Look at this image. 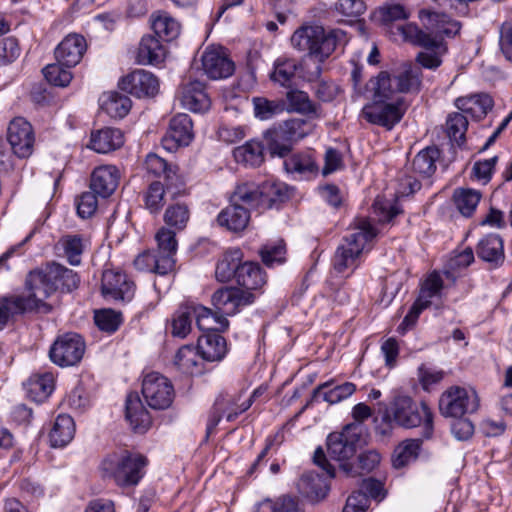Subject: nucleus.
Masks as SVG:
<instances>
[{
    "instance_id": "f257e3e1",
    "label": "nucleus",
    "mask_w": 512,
    "mask_h": 512,
    "mask_svg": "<svg viewBox=\"0 0 512 512\" xmlns=\"http://www.w3.org/2000/svg\"><path fill=\"white\" fill-rule=\"evenodd\" d=\"M422 87L421 68L403 63L391 71H380L359 90V96L370 98L360 112L369 124L391 130L405 115L409 102L403 94H418Z\"/></svg>"
},
{
    "instance_id": "f03ea898",
    "label": "nucleus",
    "mask_w": 512,
    "mask_h": 512,
    "mask_svg": "<svg viewBox=\"0 0 512 512\" xmlns=\"http://www.w3.org/2000/svg\"><path fill=\"white\" fill-rule=\"evenodd\" d=\"M284 196L286 187L282 183L266 181L261 185L240 184L231 196V204L217 215L216 223L230 232H241L250 221V210L262 212L272 208Z\"/></svg>"
},
{
    "instance_id": "7ed1b4c3",
    "label": "nucleus",
    "mask_w": 512,
    "mask_h": 512,
    "mask_svg": "<svg viewBox=\"0 0 512 512\" xmlns=\"http://www.w3.org/2000/svg\"><path fill=\"white\" fill-rule=\"evenodd\" d=\"M79 283L80 278L76 272L55 262L31 271L26 278L28 295L37 310L48 308L45 300L56 291L71 292Z\"/></svg>"
},
{
    "instance_id": "20e7f679",
    "label": "nucleus",
    "mask_w": 512,
    "mask_h": 512,
    "mask_svg": "<svg viewBox=\"0 0 512 512\" xmlns=\"http://www.w3.org/2000/svg\"><path fill=\"white\" fill-rule=\"evenodd\" d=\"M377 230L367 218H358L342 238L332 259L333 268L338 273L354 271L360 264L362 255L371 249Z\"/></svg>"
},
{
    "instance_id": "39448f33",
    "label": "nucleus",
    "mask_w": 512,
    "mask_h": 512,
    "mask_svg": "<svg viewBox=\"0 0 512 512\" xmlns=\"http://www.w3.org/2000/svg\"><path fill=\"white\" fill-rule=\"evenodd\" d=\"M147 458L137 452L117 450L107 454L100 464L103 478L113 480L120 487L137 485L144 477Z\"/></svg>"
},
{
    "instance_id": "423d86ee",
    "label": "nucleus",
    "mask_w": 512,
    "mask_h": 512,
    "mask_svg": "<svg viewBox=\"0 0 512 512\" xmlns=\"http://www.w3.org/2000/svg\"><path fill=\"white\" fill-rule=\"evenodd\" d=\"M346 33L340 29L326 31L322 26L303 25L291 36V45L323 63L345 41Z\"/></svg>"
},
{
    "instance_id": "0eeeda50",
    "label": "nucleus",
    "mask_w": 512,
    "mask_h": 512,
    "mask_svg": "<svg viewBox=\"0 0 512 512\" xmlns=\"http://www.w3.org/2000/svg\"><path fill=\"white\" fill-rule=\"evenodd\" d=\"M427 28L434 32V36L423 44L424 51L418 53L417 62L426 69H436L442 63V56L447 52L443 36H453L460 30V24L450 20L446 14L436 12L425 13ZM424 19V13L421 16Z\"/></svg>"
},
{
    "instance_id": "6e6552de",
    "label": "nucleus",
    "mask_w": 512,
    "mask_h": 512,
    "mask_svg": "<svg viewBox=\"0 0 512 512\" xmlns=\"http://www.w3.org/2000/svg\"><path fill=\"white\" fill-rule=\"evenodd\" d=\"M387 413L397 425L407 429L423 425L424 438L432 436L433 413L427 403H418L408 395L397 394Z\"/></svg>"
},
{
    "instance_id": "1a4fd4ad",
    "label": "nucleus",
    "mask_w": 512,
    "mask_h": 512,
    "mask_svg": "<svg viewBox=\"0 0 512 512\" xmlns=\"http://www.w3.org/2000/svg\"><path fill=\"white\" fill-rule=\"evenodd\" d=\"M313 131V124L301 118L286 120L264 133L268 149L272 155L285 157L292 145L305 138Z\"/></svg>"
},
{
    "instance_id": "9d476101",
    "label": "nucleus",
    "mask_w": 512,
    "mask_h": 512,
    "mask_svg": "<svg viewBox=\"0 0 512 512\" xmlns=\"http://www.w3.org/2000/svg\"><path fill=\"white\" fill-rule=\"evenodd\" d=\"M479 408V397L474 389L451 386L439 399L440 413L445 417H461L475 413Z\"/></svg>"
},
{
    "instance_id": "9b49d317",
    "label": "nucleus",
    "mask_w": 512,
    "mask_h": 512,
    "mask_svg": "<svg viewBox=\"0 0 512 512\" xmlns=\"http://www.w3.org/2000/svg\"><path fill=\"white\" fill-rule=\"evenodd\" d=\"M363 425L350 423L340 432H333L327 438V451L329 456L343 463L354 456L362 442Z\"/></svg>"
},
{
    "instance_id": "f8f14e48",
    "label": "nucleus",
    "mask_w": 512,
    "mask_h": 512,
    "mask_svg": "<svg viewBox=\"0 0 512 512\" xmlns=\"http://www.w3.org/2000/svg\"><path fill=\"white\" fill-rule=\"evenodd\" d=\"M84 339L77 333L59 335L49 350L50 360L60 367L77 365L85 353Z\"/></svg>"
},
{
    "instance_id": "ddd939ff",
    "label": "nucleus",
    "mask_w": 512,
    "mask_h": 512,
    "mask_svg": "<svg viewBox=\"0 0 512 512\" xmlns=\"http://www.w3.org/2000/svg\"><path fill=\"white\" fill-rule=\"evenodd\" d=\"M142 394L148 406L155 410L170 407L175 395L171 381L157 372H151L144 377Z\"/></svg>"
},
{
    "instance_id": "4468645a",
    "label": "nucleus",
    "mask_w": 512,
    "mask_h": 512,
    "mask_svg": "<svg viewBox=\"0 0 512 512\" xmlns=\"http://www.w3.org/2000/svg\"><path fill=\"white\" fill-rule=\"evenodd\" d=\"M214 308L219 315L233 316L242 308L252 304L255 296L249 291L237 287H222L216 290L211 298Z\"/></svg>"
},
{
    "instance_id": "2eb2a0df",
    "label": "nucleus",
    "mask_w": 512,
    "mask_h": 512,
    "mask_svg": "<svg viewBox=\"0 0 512 512\" xmlns=\"http://www.w3.org/2000/svg\"><path fill=\"white\" fill-rule=\"evenodd\" d=\"M204 73L213 80L231 76L235 66L226 49L220 45H209L201 56Z\"/></svg>"
},
{
    "instance_id": "dca6fc26",
    "label": "nucleus",
    "mask_w": 512,
    "mask_h": 512,
    "mask_svg": "<svg viewBox=\"0 0 512 512\" xmlns=\"http://www.w3.org/2000/svg\"><path fill=\"white\" fill-rule=\"evenodd\" d=\"M7 140L17 157H29L33 152L35 142L31 124L22 117L14 118L7 129Z\"/></svg>"
},
{
    "instance_id": "f3484780",
    "label": "nucleus",
    "mask_w": 512,
    "mask_h": 512,
    "mask_svg": "<svg viewBox=\"0 0 512 512\" xmlns=\"http://www.w3.org/2000/svg\"><path fill=\"white\" fill-rule=\"evenodd\" d=\"M101 289L105 297L128 302L134 296L135 284L124 272L106 269L102 275Z\"/></svg>"
},
{
    "instance_id": "a211bd4d",
    "label": "nucleus",
    "mask_w": 512,
    "mask_h": 512,
    "mask_svg": "<svg viewBox=\"0 0 512 512\" xmlns=\"http://www.w3.org/2000/svg\"><path fill=\"white\" fill-rule=\"evenodd\" d=\"M193 137V124L190 116L180 113L170 120L169 128L162 138V146L172 152L180 146L189 145Z\"/></svg>"
},
{
    "instance_id": "6ab92c4d",
    "label": "nucleus",
    "mask_w": 512,
    "mask_h": 512,
    "mask_svg": "<svg viewBox=\"0 0 512 512\" xmlns=\"http://www.w3.org/2000/svg\"><path fill=\"white\" fill-rule=\"evenodd\" d=\"M120 87L137 98L153 97L159 90V81L151 72L137 69L122 79Z\"/></svg>"
},
{
    "instance_id": "aec40b11",
    "label": "nucleus",
    "mask_w": 512,
    "mask_h": 512,
    "mask_svg": "<svg viewBox=\"0 0 512 512\" xmlns=\"http://www.w3.org/2000/svg\"><path fill=\"white\" fill-rule=\"evenodd\" d=\"M34 310H37L36 304L31 300L28 294H11L0 297V331L17 316Z\"/></svg>"
},
{
    "instance_id": "412c9836",
    "label": "nucleus",
    "mask_w": 512,
    "mask_h": 512,
    "mask_svg": "<svg viewBox=\"0 0 512 512\" xmlns=\"http://www.w3.org/2000/svg\"><path fill=\"white\" fill-rule=\"evenodd\" d=\"M86 48L87 44L83 36L69 34L56 47V60L67 68L74 67L82 59Z\"/></svg>"
},
{
    "instance_id": "4be33fe9",
    "label": "nucleus",
    "mask_w": 512,
    "mask_h": 512,
    "mask_svg": "<svg viewBox=\"0 0 512 512\" xmlns=\"http://www.w3.org/2000/svg\"><path fill=\"white\" fill-rule=\"evenodd\" d=\"M173 366L179 373L189 376L202 375L206 370L197 347L193 345H183L177 350Z\"/></svg>"
},
{
    "instance_id": "5701e85b",
    "label": "nucleus",
    "mask_w": 512,
    "mask_h": 512,
    "mask_svg": "<svg viewBox=\"0 0 512 512\" xmlns=\"http://www.w3.org/2000/svg\"><path fill=\"white\" fill-rule=\"evenodd\" d=\"M218 330L206 332L198 338L197 349L205 362H219L227 354V342Z\"/></svg>"
},
{
    "instance_id": "b1692460",
    "label": "nucleus",
    "mask_w": 512,
    "mask_h": 512,
    "mask_svg": "<svg viewBox=\"0 0 512 512\" xmlns=\"http://www.w3.org/2000/svg\"><path fill=\"white\" fill-rule=\"evenodd\" d=\"M120 173L114 165L96 167L91 175V190L97 195L109 197L119 184Z\"/></svg>"
},
{
    "instance_id": "393cba45",
    "label": "nucleus",
    "mask_w": 512,
    "mask_h": 512,
    "mask_svg": "<svg viewBox=\"0 0 512 512\" xmlns=\"http://www.w3.org/2000/svg\"><path fill=\"white\" fill-rule=\"evenodd\" d=\"M180 103L184 108L195 113L206 112L211 105L204 84L198 80L183 85Z\"/></svg>"
},
{
    "instance_id": "a878e982",
    "label": "nucleus",
    "mask_w": 512,
    "mask_h": 512,
    "mask_svg": "<svg viewBox=\"0 0 512 512\" xmlns=\"http://www.w3.org/2000/svg\"><path fill=\"white\" fill-rule=\"evenodd\" d=\"M283 164L288 173L295 174L299 178H310L319 172L315 152L312 150L294 153L288 156Z\"/></svg>"
},
{
    "instance_id": "bb28decb",
    "label": "nucleus",
    "mask_w": 512,
    "mask_h": 512,
    "mask_svg": "<svg viewBox=\"0 0 512 512\" xmlns=\"http://www.w3.org/2000/svg\"><path fill=\"white\" fill-rule=\"evenodd\" d=\"M124 134L120 129L106 127L93 131L88 147L97 153L106 154L121 148Z\"/></svg>"
},
{
    "instance_id": "cd10ccee",
    "label": "nucleus",
    "mask_w": 512,
    "mask_h": 512,
    "mask_svg": "<svg viewBox=\"0 0 512 512\" xmlns=\"http://www.w3.org/2000/svg\"><path fill=\"white\" fill-rule=\"evenodd\" d=\"M125 416L136 433H145L152 423L149 412L136 393L127 396Z\"/></svg>"
},
{
    "instance_id": "c85d7f7f",
    "label": "nucleus",
    "mask_w": 512,
    "mask_h": 512,
    "mask_svg": "<svg viewBox=\"0 0 512 512\" xmlns=\"http://www.w3.org/2000/svg\"><path fill=\"white\" fill-rule=\"evenodd\" d=\"M166 57V48L155 35H144L139 43L136 59L142 65H158Z\"/></svg>"
},
{
    "instance_id": "c756f323",
    "label": "nucleus",
    "mask_w": 512,
    "mask_h": 512,
    "mask_svg": "<svg viewBox=\"0 0 512 512\" xmlns=\"http://www.w3.org/2000/svg\"><path fill=\"white\" fill-rule=\"evenodd\" d=\"M191 312V317L196 321V325L202 331L226 330L229 326V321L218 312H213L211 309L200 305L193 304L187 307Z\"/></svg>"
},
{
    "instance_id": "7c9ffc66",
    "label": "nucleus",
    "mask_w": 512,
    "mask_h": 512,
    "mask_svg": "<svg viewBox=\"0 0 512 512\" xmlns=\"http://www.w3.org/2000/svg\"><path fill=\"white\" fill-rule=\"evenodd\" d=\"M455 105L462 112L470 115L472 118L480 120L492 110L494 101L489 94L478 93L457 98Z\"/></svg>"
},
{
    "instance_id": "2f4dec72",
    "label": "nucleus",
    "mask_w": 512,
    "mask_h": 512,
    "mask_svg": "<svg viewBox=\"0 0 512 512\" xmlns=\"http://www.w3.org/2000/svg\"><path fill=\"white\" fill-rule=\"evenodd\" d=\"M155 239L158 246L156 253L162 257V268L173 269L176 263L175 256L178 248L176 232L162 227L156 233Z\"/></svg>"
},
{
    "instance_id": "473e14b6",
    "label": "nucleus",
    "mask_w": 512,
    "mask_h": 512,
    "mask_svg": "<svg viewBox=\"0 0 512 512\" xmlns=\"http://www.w3.org/2000/svg\"><path fill=\"white\" fill-rule=\"evenodd\" d=\"M152 29L158 38L165 41L176 39L181 33V23L166 11H157L151 16Z\"/></svg>"
},
{
    "instance_id": "72a5a7b5",
    "label": "nucleus",
    "mask_w": 512,
    "mask_h": 512,
    "mask_svg": "<svg viewBox=\"0 0 512 512\" xmlns=\"http://www.w3.org/2000/svg\"><path fill=\"white\" fill-rule=\"evenodd\" d=\"M477 255L482 260L499 266L504 261V246L501 237L497 234H488L483 237L477 246Z\"/></svg>"
},
{
    "instance_id": "f704fd0d",
    "label": "nucleus",
    "mask_w": 512,
    "mask_h": 512,
    "mask_svg": "<svg viewBox=\"0 0 512 512\" xmlns=\"http://www.w3.org/2000/svg\"><path fill=\"white\" fill-rule=\"evenodd\" d=\"M298 489L301 494L311 501H319L326 497L329 485L318 473L307 472L301 476Z\"/></svg>"
},
{
    "instance_id": "c9c22d12",
    "label": "nucleus",
    "mask_w": 512,
    "mask_h": 512,
    "mask_svg": "<svg viewBox=\"0 0 512 512\" xmlns=\"http://www.w3.org/2000/svg\"><path fill=\"white\" fill-rule=\"evenodd\" d=\"M236 281L245 291L250 292L260 289L266 283V275L258 263L244 262L238 268Z\"/></svg>"
},
{
    "instance_id": "e433bc0d",
    "label": "nucleus",
    "mask_w": 512,
    "mask_h": 512,
    "mask_svg": "<svg viewBox=\"0 0 512 512\" xmlns=\"http://www.w3.org/2000/svg\"><path fill=\"white\" fill-rule=\"evenodd\" d=\"M355 391L356 386L352 382H345L335 386H332L330 383H324L313 391V398L315 400L321 398L330 404H336L350 397Z\"/></svg>"
},
{
    "instance_id": "4c0bfd02",
    "label": "nucleus",
    "mask_w": 512,
    "mask_h": 512,
    "mask_svg": "<svg viewBox=\"0 0 512 512\" xmlns=\"http://www.w3.org/2000/svg\"><path fill=\"white\" fill-rule=\"evenodd\" d=\"M75 434V424L71 416L58 415L50 431L49 438L52 447H65Z\"/></svg>"
},
{
    "instance_id": "58836bf2",
    "label": "nucleus",
    "mask_w": 512,
    "mask_h": 512,
    "mask_svg": "<svg viewBox=\"0 0 512 512\" xmlns=\"http://www.w3.org/2000/svg\"><path fill=\"white\" fill-rule=\"evenodd\" d=\"M242 252L240 249H230L226 251L222 258L217 262L215 277L219 282L225 283L233 277L237 278L238 268L240 267Z\"/></svg>"
},
{
    "instance_id": "ea45409f",
    "label": "nucleus",
    "mask_w": 512,
    "mask_h": 512,
    "mask_svg": "<svg viewBox=\"0 0 512 512\" xmlns=\"http://www.w3.org/2000/svg\"><path fill=\"white\" fill-rule=\"evenodd\" d=\"M146 171L155 177H164L169 186H176L179 180L177 167L169 165L157 154L150 153L145 159Z\"/></svg>"
},
{
    "instance_id": "a19ab883",
    "label": "nucleus",
    "mask_w": 512,
    "mask_h": 512,
    "mask_svg": "<svg viewBox=\"0 0 512 512\" xmlns=\"http://www.w3.org/2000/svg\"><path fill=\"white\" fill-rule=\"evenodd\" d=\"M55 377L51 372L36 374L30 377L27 391L32 400L43 402L54 390Z\"/></svg>"
},
{
    "instance_id": "79ce46f5",
    "label": "nucleus",
    "mask_w": 512,
    "mask_h": 512,
    "mask_svg": "<svg viewBox=\"0 0 512 512\" xmlns=\"http://www.w3.org/2000/svg\"><path fill=\"white\" fill-rule=\"evenodd\" d=\"M381 461V455L376 450H368L358 456L357 466L351 463L340 464L339 469L347 477H355L374 470Z\"/></svg>"
},
{
    "instance_id": "37998d69",
    "label": "nucleus",
    "mask_w": 512,
    "mask_h": 512,
    "mask_svg": "<svg viewBox=\"0 0 512 512\" xmlns=\"http://www.w3.org/2000/svg\"><path fill=\"white\" fill-rule=\"evenodd\" d=\"M233 156L237 163L249 167H257L264 160L263 145L260 141L249 140L244 145L233 150Z\"/></svg>"
},
{
    "instance_id": "c03bdc74",
    "label": "nucleus",
    "mask_w": 512,
    "mask_h": 512,
    "mask_svg": "<svg viewBox=\"0 0 512 512\" xmlns=\"http://www.w3.org/2000/svg\"><path fill=\"white\" fill-rule=\"evenodd\" d=\"M100 106L112 118H123L131 109V100L128 96L109 92L100 98Z\"/></svg>"
},
{
    "instance_id": "a18cd8bd",
    "label": "nucleus",
    "mask_w": 512,
    "mask_h": 512,
    "mask_svg": "<svg viewBox=\"0 0 512 512\" xmlns=\"http://www.w3.org/2000/svg\"><path fill=\"white\" fill-rule=\"evenodd\" d=\"M440 151L435 146L421 150L412 161V170L421 177H430L436 171Z\"/></svg>"
},
{
    "instance_id": "49530a36",
    "label": "nucleus",
    "mask_w": 512,
    "mask_h": 512,
    "mask_svg": "<svg viewBox=\"0 0 512 512\" xmlns=\"http://www.w3.org/2000/svg\"><path fill=\"white\" fill-rule=\"evenodd\" d=\"M481 198V192L472 188H457L453 194L456 208L464 217H471L474 214Z\"/></svg>"
},
{
    "instance_id": "de8ad7c7",
    "label": "nucleus",
    "mask_w": 512,
    "mask_h": 512,
    "mask_svg": "<svg viewBox=\"0 0 512 512\" xmlns=\"http://www.w3.org/2000/svg\"><path fill=\"white\" fill-rule=\"evenodd\" d=\"M420 439H406L394 450L392 462L395 468H402L411 461L416 460L421 449Z\"/></svg>"
},
{
    "instance_id": "09e8293b",
    "label": "nucleus",
    "mask_w": 512,
    "mask_h": 512,
    "mask_svg": "<svg viewBox=\"0 0 512 512\" xmlns=\"http://www.w3.org/2000/svg\"><path fill=\"white\" fill-rule=\"evenodd\" d=\"M474 261V253L471 248H466L463 251L451 256L443 270V274L447 280L454 283L460 275V271L467 268Z\"/></svg>"
},
{
    "instance_id": "8fccbe9b",
    "label": "nucleus",
    "mask_w": 512,
    "mask_h": 512,
    "mask_svg": "<svg viewBox=\"0 0 512 512\" xmlns=\"http://www.w3.org/2000/svg\"><path fill=\"white\" fill-rule=\"evenodd\" d=\"M59 245L71 265L77 266L81 263V255L85 247L84 239L81 235H64L60 238Z\"/></svg>"
},
{
    "instance_id": "3c124183",
    "label": "nucleus",
    "mask_w": 512,
    "mask_h": 512,
    "mask_svg": "<svg viewBox=\"0 0 512 512\" xmlns=\"http://www.w3.org/2000/svg\"><path fill=\"white\" fill-rule=\"evenodd\" d=\"M298 70V62L293 58H278L274 63L271 79L281 86H289Z\"/></svg>"
},
{
    "instance_id": "603ef678",
    "label": "nucleus",
    "mask_w": 512,
    "mask_h": 512,
    "mask_svg": "<svg viewBox=\"0 0 512 512\" xmlns=\"http://www.w3.org/2000/svg\"><path fill=\"white\" fill-rule=\"evenodd\" d=\"M254 115L259 120H269L282 113L285 103L281 100H270L265 97H254L252 99Z\"/></svg>"
},
{
    "instance_id": "864d4df0",
    "label": "nucleus",
    "mask_w": 512,
    "mask_h": 512,
    "mask_svg": "<svg viewBox=\"0 0 512 512\" xmlns=\"http://www.w3.org/2000/svg\"><path fill=\"white\" fill-rule=\"evenodd\" d=\"M443 286L441 274L437 271L430 273L421 286L417 300L428 307L433 298L441 296Z\"/></svg>"
},
{
    "instance_id": "5fc2aeb1",
    "label": "nucleus",
    "mask_w": 512,
    "mask_h": 512,
    "mask_svg": "<svg viewBox=\"0 0 512 512\" xmlns=\"http://www.w3.org/2000/svg\"><path fill=\"white\" fill-rule=\"evenodd\" d=\"M260 256L267 267H274L286 261V245L283 240L266 243L260 250Z\"/></svg>"
},
{
    "instance_id": "6e6d98bb",
    "label": "nucleus",
    "mask_w": 512,
    "mask_h": 512,
    "mask_svg": "<svg viewBox=\"0 0 512 512\" xmlns=\"http://www.w3.org/2000/svg\"><path fill=\"white\" fill-rule=\"evenodd\" d=\"M468 120L462 113L449 114L446 120V134L449 139L461 146L465 142Z\"/></svg>"
},
{
    "instance_id": "4d7b16f0",
    "label": "nucleus",
    "mask_w": 512,
    "mask_h": 512,
    "mask_svg": "<svg viewBox=\"0 0 512 512\" xmlns=\"http://www.w3.org/2000/svg\"><path fill=\"white\" fill-rule=\"evenodd\" d=\"M162 257L152 251H145L139 254L134 260V266L139 271L153 272L159 275H166L173 269L162 268Z\"/></svg>"
},
{
    "instance_id": "13d9d810",
    "label": "nucleus",
    "mask_w": 512,
    "mask_h": 512,
    "mask_svg": "<svg viewBox=\"0 0 512 512\" xmlns=\"http://www.w3.org/2000/svg\"><path fill=\"white\" fill-rule=\"evenodd\" d=\"M286 98L290 111L305 115L316 114L317 112V106L304 91L290 90L287 92Z\"/></svg>"
},
{
    "instance_id": "bf43d9fd",
    "label": "nucleus",
    "mask_w": 512,
    "mask_h": 512,
    "mask_svg": "<svg viewBox=\"0 0 512 512\" xmlns=\"http://www.w3.org/2000/svg\"><path fill=\"white\" fill-rule=\"evenodd\" d=\"M398 35L405 42L412 43L414 45L422 46L426 44L434 35V32L426 33L419 29V27L414 23H406L403 25H398L396 27Z\"/></svg>"
},
{
    "instance_id": "052dcab7",
    "label": "nucleus",
    "mask_w": 512,
    "mask_h": 512,
    "mask_svg": "<svg viewBox=\"0 0 512 512\" xmlns=\"http://www.w3.org/2000/svg\"><path fill=\"white\" fill-rule=\"evenodd\" d=\"M65 65L57 63L48 64L43 68L45 79L54 86L66 87L72 80V73Z\"/></svg>"
},
{
    "instance_id": "680f3d73",
    "label": "nucleus",
    "mask_w": 512,
    "mask_h": 512,
    "mask_svg": "<svg viewBox=\"0 0 512 512\" xmlns=\"http://www.w3.org/2000/svg\"><path fill=\"white\" fill-rule=\"evenodd\" d=\"M189 220V210L184 204H175L169 206L164 213V222L166 225L182 230L186 227Z\"/></svg>"
},
{
    "instance_id": "e2e57ef3",
    "label": "nucleus",
    "mask_w": 512,
    "mask_h": 512,
    "mask_svg": "<svg viewBox=\"0 0 512 512\" xmlns=\"http://www.w3.org/2000/svg\"><path fill=\"white\" fill-rule=\"evenodd\" d=\"M191 312L185 309L177 310L171 319V334L174 337L185 338L191 331Z\"/></svg>"
},
{
    "instance_id": "0e129e2a",
    "label": "nucleus",
    "mask_w": 512,
    "mask_h": 512,
    "mask_svg": "<svg viewBox=\"0 0 512 512\" xmlns=\"http://www.w3.org/2000/svg\"><path fill=\"white\" fill-rule=\"evenodd\" d=\"M164 195L163 184L159 181L152 182L144 195L146 208L153 214L158 213L164 205Z\"/></svg>"
},
{
    "instance_id": "69168bd1",
    "label": "nucleus",
    "mask_w": 512,
    "mask_h": 512,
    "mask_svg": "<svg viewBox=\"0 0 512 512\" xmlns=\"http://www.w3.org/2000/svg\"><path fill=\"white\" fill-rule=\"evenodd\" d=\"M94 321L101 331L113 333L121 323V314L112 309H103L95 312Z\"/></svg>"
},
{
    "instance_id": "338daca9",
    "label": "nucleus",
    "mask_w": 512,
    "mask_h": 512,
    "mask_svg": "<svg viewBox=\"0 0 512 512\" xmlns=\"http://www.w3.org/2000/svg\"><path fill=\"white\" fill-rule=\"evenodd\" d=\"M418 380L425 391H430L431 388L439 384L445 376V372L434 367L421 364L418 367Z\"/></svg>"
},
{
    "instance_id": "774afa93",
    "label": "nucleus",
    "mask_w": 512,
    "mask_h": 512,
    "mask_svg": "<svg viewBox=\"0 0 512 512\" xmlns=\"http://www.w3.org/2000/svg\"><path fill=\"white\" fill-rule=\"evenodd\" d=\"M373 210L378 220L383 223H388L396 217L401 210L396 202H391L382 197H377L373 204Z\"/></svg>"
}]
</instances>
